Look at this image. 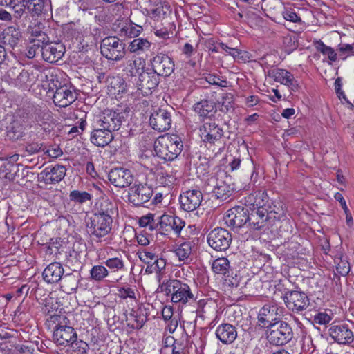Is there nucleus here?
Instances as JSON below:
<instances>
[{
	"mask_svg": "<svg viewBox=\"0 0 354 354\" xmlns=\"http://www.w3.org/2000/svg\"><path fill=\"white\" fill-rule=\"evenodd\" d=\"M7 76L15 86L22 87L34 84L38 78L39 71L32 68L25 69L21 66L11 67Z\"/></svg>",
	"mask_w": 354,
	"mask_h": 354,
	"instance_id": "obj_8",
	"label": "nucleus"
},
{
	"mask_svg": "<svg viewBox=\"0 0 354 354\" xmlns=\"http://www.w3.org/2000/svg\"><path fill=\"white\" fill-rule=\"evenodd\" d=\"M124 119L123 113L113 110H105L94 120L96 126L101 127L112 133L120 129Z\"/></svg>",
	"mask_w": 354,
	"mask_h": 354,
	"instance_id": "obj_9",
	"label": "nucleus"
},
{
	"mask_svg": "<svg viewBox=\"0 0 354 354\" xmlns=\"http://www.w3.org/2000/svg\"><path fill=\"white\" fill-rule=\"evenodd\" d=\"M145 60L141 57L129 59L124 69L125 74L128 77H135V80H136V76L145 71Z\"/></svg>",
	"mask_w": 354,
	"mask_h": 354,
	"instance_id": "obj_30",
	"label": "nucleus"
},
{
	"mask_svg": "<svg viewBox=\"0 0 354 354\" xmlns=\"http://www.w3.org/2000/svg\"><path fill=\"white\" fill-rule=\"evenodd\" d=\"M71 349L75 354H85L88 349V345L86 342L77 339L72 341L68 345Z\"/></svg>",
	"mask_w": 354,
	"mask_h": 354,
	"instance_id": "obj_54",
	"label": "nucleus"
},
{
	"mask_svg": "<svg viewBox=\"0 0 354 354\" xmlns=\"http://www.w3.org/2000/svg\"><path fill=\"white\" fill-rule=\"evenodd\" d=\"M27 10L32 15H39L48 6V0H28Z\"/></svg>",
	"mask_w": 354,
	"mask_h": 354,
	"instance_id": "obj_42",
	"label": "nucleus"
},
{
	"mask_svg": "<svg viewBox=\"0 0 354 354\" xmlns=\"http://www.w3.org/2000/svg\"><path fill=\"white\" fill-rule=\"evenodd\" d=\"M3 41L4 44L14 48L18 45L21 39L22 34L19 28L9 26L3 32Z\"/></svg>",
	"mask_w": 354,
	"mask_h": 354,
	"instance_id": "obj_31",
	"label": "nucleus"
},
{
	"mask_svg": "<svg viewBox=\"0 0 354 354\" xmlns=\"http://www.w3.org/2000/svg\"><path fill=\"white\" fill-rule=\"evenodd\" d=\"M156 257L155 253L149 251H144L139 254L140 259L148 266L151 265Z\"/></svg>",
	"mask_w": 354,
	"mask_h": 354,
	"instance_id": "obj_64",
	"label": "nucleus"
},
{
	"mask_svg": "<svg viewBox=\"0 0 354 354\" xmlns=\"http://www.w3.org/2000/svg\"><path fill=\"white\" fill-rule=\"evenodd\" d=\"M354 53V47L351 44H342L339 46V56L342 59L352 55Z\"/></svg>",
	"mask_w": 354,
	"mask_h": 354,
	"instance_id": "obj_60",
	"label": "nucleus"
},
{
	"mask_svg": "<svg viewBox=\"0 0 354 354\" xmlns=\"http://www.w3.org/2000/svg\"><path fill=\"white\" fill-rule=\"evenodd\" d=\"M114 139L113 134L110 130L101 127H97L93 122V131L91 132L90 140L97 147H104Z\"/></svg>",
	"mask_w": 354,
	"mask_h": 354,
	"instance_id": "obj_23",
	"label": "nucleus"
},
{
	"mask_svg": "<svg viewBox=\"0 0 354 354\" xmlns=\"http://www.w3.org/2000/svg\"><path fill=\"white\" fill-rule=\"evenodd\" d=\"M225 224L234 228H240L245 224L251 223L248 208L236 206L227 210L224 217Z\"/></svg>",
	"mask_w": 354,
	"mask_h": 354,
	"instance_id": "obj_13",
	"label": "nucleus"
},
{
	"mask_svg": "<svg viewBox=\"0 0 354 354\" xmlns=\"http://www.w3.org/2000/svg\"><path fill=\"white\" fill-rule=\"evenodd\" d=\"M315 48L322 54L327 56L328 59L331 62H334L337 61V53L335 51V50L333 48L324 44V43L323 41H322L320 40L317 41L315 42Z\"/></svg>",
	"mask_w": 354,
	"mask_h": 354,
	"instance_id": "obj_44",
	"label": "nucleus"
},
{
	"mask_svg": "<svg viewBox=\"0 0 354 354\" xmlns=\"http://www.w3.org/2000/svg\"><path fill=\"white\" fill-rule=\"evenodd\" d=\"M270 208L262 207L254 209L252 213L249 214L251 223L250 226L252 229L259 230L264 226L268 220V210Z\"/></svg>",
	"mask_w": 354,
	"mask_h": 354,
	"instance_id": "obj_28",
	"label": "nucleus"
},
{
	"mask_svg": "<svg viewBox=\"0 0 354 354\" xmlns=\"http://www.w3.org/2000/svg\"><path fill=\"white\" fill-rule=\"evenodd\" d=\"M267 328V339L273 345H284L293 337L291 326L284 321L277 320L272 324H269Z\"/></svg>",
	"mask_w": 354,
	"mask_h": 354,
	"instance_id": "obj_5",
	"label": "nucleus"
},
{
	"mask_svg": "<svg viewBox=\"0 0 354 354\" xmlns=\"http://www.w3.org/2000/svg\"><path fill=\"white\" fill-rule=\"evenodd\" d=\"M66 169L61 165L46 167L40 174L39 178L46 184L59 183L66 176Z\"/></svg>",
	"mask_w": 354,
	"mask_h": 354,
	"instance_id": "obj_22",
	"label": "nucleus"
},
{
	"mask_svg": "<svg viewBox=\"0 0 354 354\" xmlns=\"http://www.w3.org/2000/svg\"><path fill=\"white\" fill-rule=\"evenodd\" d=\"M26 143L25 145V152L28 153V155H33L35 153H37L39 151H44V148H43V143L39 142L37 140L30 141L29 139H26Z\"/></svg>",
	"mask_w": 354,
	"mask_h": 354,
	"instance_id": "obj_48",
	"label": "nucleus"
},
{
	"mask_svg": "<svg viewBox=\"0 0 354 354\" xmlns=\"http://www.w3.org/2000/svg\"><path fill=\"white\" fill-rule=\"evenodd\" d=\"M108 176L111 183L120 188L128 187L133 180L131 171L123 167L112 169Z\"/></svg>",
	"mask_w": 354,
	"mask_h": 354,
	"instance_id": "obj_19",
	"label": "nucleus"
},
{
	"mask_svg": "<svg viewBox=\"0 0 354 354\" xmlns=\"http://www.w3.org/2000/svg\"><path fill=\"white\" fill-rule=\"evenodd\" d=\"M328 331L331 338L339 344H350L354 340L353 333L346 324H333Z\"/></svg>",
	"mask_w": 354,
	"mask_h": 354,
	"instance_id": "obj_20",
	"label": "nucleus"
},
{
	"mask_svg": "<svg viewBox=\"0 0 354 354\" xmlns=\"http://www.w3.org/2000/svg\"><path fill=\"white\" fill-rule=\"evenodd\" d=\"M278 310L279 308L277 304H265L260 310L258 315L259 324L267 327L269 324H272L274 322L277 321L278 319L274 317L277 315Z\"/></svg>",
	"mask_w": 354,
	"mask_h": 354,
	"instance_id": "obj_26",
	"label": "nucleus"
},
{
	"mask_svg": "<svg viewBox=\"0 0 354 354\" xmlns=\"http://www.w3.org/2000/svg\"><path fill=\"white\" fill-rule=\"evenodd\" d=\"M104 263L106 266L111 270V272L121 270L124 267L123 260L118 257L109 258L104 262Z\"/></svg>",
	"mask_w": 354,
	"mask_h": 354,
	"instance_id": "obj_55",
	"label": "nucleus"
},
{
	"mask_svg": "<svg viewBox=\"0 0 354 354\" xmlns=\"http://www.w3.org/2000/svg\"><path fill=\"white\" fill-rule=\"evenodd\" d=\"M183 147L181 138L176 134H165L155 142L156 154L165 160L171 161L181 153Z\"/></svg>",
	"mask_w": 354,
	"mask_h": 354,
	"instance_id": "obj_4",
	"label": "nucleus"
},
{
	"mask_svg": "<svg viewBox=\"0 0 354 354\" xmlns=\"http://www.w3.org/2000/svg\"><path fill=\"white\" fill-rule=\"evenodd\" d=\"M12 165L10 162H5L0 165V178L10 179L11 177V168Z\"/></svg>",
	"mask_w": 354,
	"mask_h": 354,
	"instance_id": "obj_62",
	"label": "nucleus"
},
{
	"mask_svg": "<svg viewBox=\"0 0 354 354\" xmlns=\"http://www.w3.org/2000/svg\"><path fill=\"white\" fill-rule=\"evenodd\" d=\"M202 201L203 194L197 189L185 191L179 198L181 208L187 212L196 210L201 205Z\"/></svg>",
	"mask_w": 354,
	"mask_h": 354,
	"instance_id": "obj_16",
	"label": "nucleus"
},
{
	"mask_svg": "<svg viewBox=\"0 0 354 354\" xmlns=\"http://www.w3.org/2000/svg\"><path fill=\"white\" fill-rule=\"evenodd\" d=\"M136 81L138 90H140L146 95L155 88L159 83L158 76L153 70L150 72L143 71Z\"/></svg>",
	"mask_w": 354,
	"mask_h": 354,
	"instance_id": "obj_21",
	"label": "nucleus"
},
{
	"mask_svg": "<svg viewBox=\"0 0 354 354\" xmlns=\"http://www.w3.org/2000/svg\"><path fill=\"white\" fill-rule=\"evenodd\" d=\"M25 125L26 126V139H29L30 141L39 139L42 135V131H50L48 127H43L32 121H27Z\"/></svg>",
	"mask_w": 354,
	"mask_h": 354,
	"instance_id": "obj_33",
	"label": "nucleus"
},
{
	"mask_svg": "<svg viewBox=\"0 0 354 354\" xmlns=\"http://www.w3.org/2000/svg\"><path fill=\"white\" fill-rule=\"evenodd\" d=\"M283 299L287 308L294 313H299L306 310L310 304L306 294L300 291L286 292Z\"/></svg>",
	"mask_w": 354,
	"mask_h": 354,
	"instance_id": "obj_12",
	"label": "nucleus"
},
{
	"mask_svg": "<svg viewBox=\"0 0 354 354\" xmlns=\"http://www.w3.org/2000/svg\"><path fill=\"white\" fill-rule=\"evenodd\" d=\"M27 1L25 0H15L13 3L10 4L14 10L15 17L20 18L25 13L27 9Z\"/></svg>",
	"mask_w": 354,
	"mask_h": 354,
	"instance_id": "obj_56",
	"label": "nucleus"
},
{
	"mask_svg": "<svg viewBox=\"0 0 354 354\" xmlns=\"http://www.w3.org/2000/svg\"><path fill=\"white\" fill-rule=\"evenodd\" d=\"M48 32H45L37 36L29 37L30 44H35V46L41 47V50L46 46L49 41L50 38L48 36Z\"/></svg>",
	"mask_w": 354,
	"mask_h": 354,
	"instance_id": "obj_57",
	"label": "nucleus"
},
{
	"mask_svg": "<svg viewBox=\"0 0 354 354\" xmlns=\"http://www.w3.org/2000/svg\"><path fill=\"white\" fill-rule=\"evenodd\" d=\"M126 44L118 37L109 36L104 38L100 44L101 54L107 59L120 61L126 54Z\"/></svg>",
	"mask_w": 354,
	"mask_h": 354,
	"instance_id": "obj_7",
	"label": "nucleus"
},
{
	"mask_svg": "<svg viewBox=\"0 0 354 354\" xmlns=\"http://www.w3.org/2000/svg\"><path fill=\"white\" fill-rule=\"evenodd\" d=\"M46 24L47 22L45 21L32 23L27 28V33L30 35V37H32L45 32H49V27Z\"/></svg>",
	"mask_w": 354,
	"mask_h": 354,
	"instance_id": "obj_43",
	"label": "nucleus"
},
{
	"mask_svg": "<svg viewBox=\"0 0 354 354\" xmlns=\"http://www.w3.org/2000/svg\"><path fill=\"white\" fill-rule=\"evenodd\" d=\"M64 274V268L58 262L48 265L43 272L44 279L48 283L58 282Z\"/></svg>",
	"mask_w": 354,
	"mask_h": 354,
	"instance_id": "obj_27",
	"label": "nucleus"
},
{
	"mask_svg": "<svg viewBox=\"0 0 354 354\" xmlns=\"http://www.w3.org/2000/svg\"><path fill=\"white\" fill-rule=\"evenodd\" d=\"M282 15L287 21L295 23L301 21V18L291 8H284V10L282 12Z\"/></svg>",
	"mask_w": 354,
	"mask_h": 354,
	"instance_id": "obj_61",
	"label": "nucleus"
},
{
	"mask_svg": "<svg viewBox=\"0 0 354 354\" xmlns=\"http://www.w3.org/2000/svg\"><path fill=\"white\" fill-rule=\"evenodd\" d=\"M45 324L48 329H53V338L59 346H67L76 340L77 335L66 314L55 313L47 317Z\"/></svg>",
	"mask_w": 354,
	"mask_h": 354,
	"instance_id": "obj_1",
	"label": "nucleus"
},
{
	"mask_svg": "<svg viewBox=\"0 0 354 354\" xmlns=\"http://www.w3.org/2000/svg\"><path fill=\"white\" fill-rule=\"evenodd\" d=\"M113 207L111 203L105 201L101 203L100 209L91 217V225L88 228L93 236L102 238L111 232L113 222L111 217Z\"/></svg>",
	"mask_w": 354,
	"mask_h": 354,
	"instance_id": "obj_2",
	"label": "nucleus"
},
{
	"mask_svg": "<svg viewBox=\"0 0 354 354\" xmlns=\"http://www.w3.org/2000/svg\"><path fill=\"white\" fill-rule=\"evenodd\" d=\"M192 252V244L189 241H185L176 246L174 252L180 261L186 262L189 258Z\"/></svg>",
	"mask_w": 354,
	"mask_h": 354,
	"instance_id": "obj_37",
	"label": "nucleus"
},
{
	"mask_svg": "<svg viewBox=\"0 0 354 354\" xmlns=\"http://www.w3.org/2000/svg\"><path fill=\"white\" fill-rule=\"evenodd\" d=\"M78 279L73 274H66L63 277L61 283V288L66 294H71L78 287Z\"/></svg>",
	"mask_w": 354,
	"mask_h": 354,
	"instance_id": "obj_40",
	"label": "nucleus"
},
{
	"mask_svg": "<svg viewBox=\"0 0 354 354\" xmlns=\"http://www.w3.org/2000/svg\"><path fill=\"white\" fill-rule=\"evenodd\" d=\"M25 123H27V121L21 118L13 120L10 125L7 127L8 136L12 140H17L25 136L26 130Z\"/></svg>",
	"mask_w": 354,
	"mask_h": 354,
	"instance_id": "obj_29",
	"label": "nucleus"
},
{
	"mask_svg": "<svg viewBox=\"0 0 354 354\" xmlns=\"http://www.w3.org/2000/svg\"><path fill=\"white\" fill-rule=\"evenodd\" d=\"M32 122H36L43 127H48V122L52 120L51 111L46 107H35L32 113Z\"/></svg>",
	"mask_w": 354,
	"mask_h": 354,
	"instance_id": "obj_32",
	"label": "nucleus"
},
{
	"mask_svg": "<svg viewBox=\"0 0 354 354\" xmlns=\"http://www.w3.org/2000/svg\"><path fill=\"white\" fill-rule=\"evenodd\" d=\"M69 198L71 201L82 204L90 201L91 199V195L86 192L73 190L70 192Z\"/></svg>",
	"mask_w": 354,
	"mask_h": 354,
	"instance_id": "obj_50",
	"label": "nucleus"
},
{
	"mask_svg": "<svg viewBox=\"0 0 354 354\" xmlns=\"http://www.w3.org/2000/svg\"><path fill=\"white\" fill-rule=\"evenodd\" d=\"M91 279L95 281H102L109 274L107 268L103 266H94L90 270Z\"/></svg>",
	"mask_w": 354,
	"mask_h": 354,
	"instance_id": "obj_49",
	"label": "nucleus"
},
{
	"mask_svg": "<svg viewBox=\"0 0 354 354\" xmlns=\"http://www.w3.org/2000/svg\"><path fill=\"white\" fill-rule=\"evenodd\" d=\"M268 76L275 82L287 86L290 91H297L299 88V83L293 75L286 69L273 68L268 71Z\"/></svg>",
	"mask_w": 354,
	"mask_h": 354,
	"instance_id": "obj_17",
	"label": "nucleus"
},
{
	"mask_svg": "<svg viewBox=\"0 0 354 354\" xmlns=\"http://www.w3.org/2000/svg\"><path fill=\"white\" fill-rule=\"evenodd\" d=\"M118 296L122 299H135V290L130 288V287H126V288H121L118 290Z\"/></svg>",
	"mask_w": 354,
	"mask_h": 354,
	"instance_id": "obj_63",
	"label": "nucleus"
},
{
	"mask_svg": "<svg viewBox=\"0 0 354 354\" xmlns=\"http://www.w3.org/2000/svg\"><path fill=\"white\" fill-rule=\"evenodd\" d=\"M161 292L170 297L171 301L175 304H191L196 300L194 293L188 284L178 280L169 279L163 281L160 286Z\"/></svg>",
	"mask_w": 354,
	"mask_h": 354,
	"instance_id": "obj_3",
	"label": "nucleus"
},
{
	"mask_svg": "<svg viewBox=\"0 0 354 354\" xmlns=\"http://www.w3.org/2000/svg\"><path fill=\"white\" fill-rule=\"evenodd\" d=\"M232 235L227 230L217 227L212 230L207 235L209 245L217 251L226 250L231 242Z\"/></svg>",
	"mask_w": 354,
	"mask_h": 354,
	"instance_id": "obj_11",
	"label": "nucleus"
},
{
	"mask_svg": "<svg viewBox=\"0 0 354 354\" xmlns=\"http://www.w3.org/2000/svg\"><path fill=\"white\" fill-rule=\"evenodd\" d=\"M153 194V189L146 184L134 185L129 189V201L136 206L148 202Z\"/></svg>",
	"mask_w": 354,
	"mask_h": 354,
	"instance_id": "obj_15",
	"label": "nucleus"
},
{
	"mask_svg": "<svg viewBox=\"0 0 354 354\" xmlns=\"http://www.w3.org/2000/svg\"><path fill=\"white\" fill-rule=\"evenodd\" d=\"M142 31V27L133 23H125L119 30V35L121 37H127L129 38L138 37Z\"/></svg>",
	"mask_w": 354,
	"mask_h": 354,
	"instance_id": "obj_38",
	"label": "nucleus"
},
{
	"mask_svg": "<svg viewBox=\"0 0 354 354\" xmlns=\"http://www.w3.org/2000/svg\"><path fill=\"white\" fill-rule=\"evenodd\" d=\"M166 266V261L164 259H158L157 257L153 261V263L147 266V269H150V272H160L163 269H165Z\"/></svg>",
	"mask_w": 354,
	"mask_h": 354,
	"instance_id": "obj_58",
	"label": "nucleus"
},
{
	"mask_svg": "<svg viewBox=\"0 0 354 354\" xmlns=\"http://www.w3.org/2000/svg\"><path fill=\"white\" fill-rule=\"evenodd\" d=\"M201 138L205 147L212 151L221 149L223 145V131L214 122H205L199 129Z\"/></svg>",
	"mask_w": 354,
	"mask_h": 354,
	"instance_id": "obj_6",
	"label": "nucleus"
},
{
	"mask_svg": "<svg viewBox=\"0 0 354 354\" xmlns=\"http://www.w3.org/2000/svg\"><path fill=\"white\" fill-rule=\"evenodd\" d=\"M151 47V43L145 38H136L129 42L128 50L132 53L140 54L149 50Z\"/></svg>",
	"mask_w": 354,
	"mask_h": 354,
	"instance_id": "obj_36",
	"label": "nucleus"
},
{
	"mask_svg": "<svg viewBox=\"0 0 354 354\" xmlns=\"http://www.w3.org/2000/svg\"><path fill=\"white\" fill-rule=\"evenodd\" d=\"M216 337L225 344H230L234 342L237 337L236 328L230 324H222L216 330Z\"/></svg>",
	"mask_w": 354,
	"mask_h": 354,
	"instance_id": "obj_25",
	"label": "nucleus"
},
{
	"mask_svg": "<svg viewBox=\"0 0 354 354\" xmlns=\"http://www.w3.org/2000/svg\"><path fill=\"white\" fill-rule=\"evenodd\" d=\"M215 196L223 201L228 199L234 193V187L232 185L227 184L224 181H218L213 190Z\"/></svg>",
	"mask_w": 354,
	"mask_h": 354,
	"instance_id": "obj_34",
	"label": "nucleus"
},
{
	"mask_svg": "<svg viewBox=\"0 0 354 354\" xmlns=\"http://www.w3.org/2000/svg\"><path fill=\"white\" fill-rule=\"evenodd\" d=\"M205 79L210 84L216 85L220 87H226L227 86L226 80H222L218 76L213 74H207Z\"/></svg>",
	"mask_w": 354,
	"mask_h": 354,
	"instance_id": "obj_59",
	"label": "nucleus"
},
{
	"mask_svg": "<svg viewBox=\"0 0 354 354\" xmlns=\"http://www.w3.org/2000/svg\"><path fill=\"white\" fill-rule=\"evenodd\" d=\"M152 70L158 76L169 77L174 71L173 59L165 53H158L151 59Z\"/></svg>",
	"mask_w": 354,
	"mask_h": 354,
	"instance_id": "obj_14",
	"label": "nucleus"
},
{
	"mask_svg": "<svg viewBox=\"0 0 354 354\" xmlns=\"http://www.w3.org/2000/svg\"><path fill=\"white\" fill-rule=\"evenodd\" d=\"M59 307L58 302L53 298H49L45 300L44 306L42 308V312L49 317L50 315L57 313V311Z\"/></svg>",
	"mask_w": 354,
	"mask_h": 354,
	"instance_id": "obj_51",
	"label": "nucleus"
},
{
	"mask_svg": "<svg viewBox=\"0 0 354 354\" xmlns=\"http://www.w3.org/2000/svg\"><path fill=\"white\" fill-rule=\"evenodd\" d=\"M171 221V216L170 215L162 214V216H156L155 230L160 231L162 234L168 232Z\"/></svg>",
	"mask_w": 354,
	"mask_h": 354,
	"instance_id": "obj_46",
	"label": "nucleus"
},
{
	"mask_svg": "<svg viewBox=\"0 0 354 354\" xmlns=\"http://www.w3.org/2000/svg\"><path fill=\"white\" fill-rule=\"evenodd\" d=\"M334 261L336 264V270L339 274L346 276L349 273L351 267L346 257L340 255L336 257Z\"/></svg>",
	"mask_w": 354,
	"mask_h": 354,
	"instance_id": "obj_45",
	"label": "nucleus"
},
{
	"mask_svg": "<svg viewBox=\"0 0 354 354\" xmlns=\"http://www.w3.org/2000/svg\"><path fill=\"white\" fill-rule=\"evenodd\" d=\"M212 269L217 274L225 275L230 269V261L225 257L215 259L212 264Z\"/></svg>",
	"mask_w": 354,
	"mask_h": 354,
	"instance_id": "obj_41",
	"label": "nucleus"
},
{
	"mask_svg": "<svg viewBox=\"0 0 354 354\" xmlns=\"http://www.w3.org/2000/svg\"><path fill=\"white\" fill-rule=\"evenodd\" d=\"M214 110V105L212 102L203 100L194 105V111L202 117H208L212 115Z\"/></svg>",
	"mask_w": 354,
	"mask_h": 354,
	"instance_id": "obj_39",
	"label": "nucleus"
},
{
	"mask_svg": "<svg viewBox=\"0 0 354 354\" xmlns=\"http://www.w3.org/2000/svg\"><path fill=\"white\" fill-rule=\"evenodd\" d=\"M156 215L153 214H148L145 216H142L139 219V225L141 227L149 229L150 231H153L156 229L155 226Z\"/></svg>",
	"mask_w": 354,
	"mask_h": 354,
	"instance_id": "obj_53",
	"label": "nucleus"
},
{
	"mask_svg": "<svg viewBox=\"0 0 354 354\" xmlns=\"http://www.w3.org/2000/svg\"><path fill=\"white\" fill-rule=\"evenodd\" d=\"M53 86L49 84V91L53 93V102L57 106L66 107L71 104L77 98L74 90L67 85L57 86L51 80Z\"/></svg>",
	"mask_w": 354,
	"mask_h": 354,
	"instance_id": "obj_10",
	"label": "nucleus"
},
{
	"mask_svg": "<svg viewBox=\"0 0 354 354\" xmlns=\"http://www.w3.org/2000/svg\"><path fill=\"white\" fill-rule=\"evenodd\" d=\"M185 225V222L180 217L171 216V221L169 225L168 232L173 231L174 234L178 236Z\"/></svg>",
	"mask_w": 354,
	"mask_h": 354,
	"instance_id": "obj_52",
	"label": "nucleus"
},
{
	"mask_svg": "<svg viewBox=\"0 0 354 354\" xmlns=\"http://www.w3.org/2000/svg\"><path fill=\"white\" fill-rule=\"evenodd\" d=\"M65 52V47L61 43L48 42L41 50L44 60L54 63L60 59Z\"/></svg>",
	"mask_w": 354,
	"mask_h": 354,
	"instance_id": "obj_24",
	"label": "nucleus"
},
{
	"mask_svg": "<svg viewBox=\"0 0 354 354\" xmlns=\"http://www.w3.org/2000/svg\"><path fill=\"white\" fill-rule=\"evenodd\" d=\"M109 91L113 95H119L128 91L127 84L120 76H113L108 78Z\"/></svg>",
	"mask_w": 354,
	"mask_h": 354,
	"instance_id": "obj_35",
	"label": "nucleus"
},
{
	"mask_svg": "<svg viewBox=\"0 0 354 354\" xmlns=\"http://www.w3.org/2000/svg\"><path fill=\"white\" fill-rule=\"evenodd\" d=\"M149 124L154 130L165 131L171 127V114L165 109H158L151 113Z\"/></svg>",
	"mask_w": 354,
	"mask_h": 354,
	"instance_id": "obj_18",
	"label": "nucleus"
},
{
	"mask_svg": "<svg viewBox=\"0 0 354 354\" xmlns=\"http://www.w3.org/2000/svg\"><path fill=\"white\" fill-rule=\"evenodd\" d=\"M254 201L252 205L257 208L268 207L270 208L269 205V197L267 193L264 191H258L255 192V196L253 197Z\"/></svg>",
	"mask_w": 354,
	"mask_h": 354,
	"instance_id": "obj_47",
	"label": "nucleus"
}]
</instances>
